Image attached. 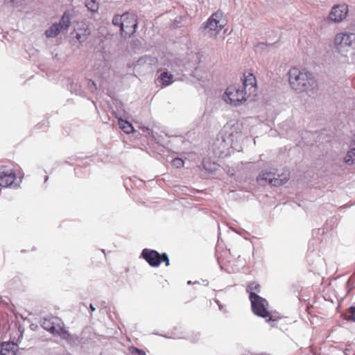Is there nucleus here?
Wrapping results in <instances>:
<instances>
[{"mask_svg": "<svg viewBox=\"0 0 355 355\" xmlns=\"http://www.w3.org/2000/svg\"><path fill=\"white\" fill-rule=\"evenodd\" d=\"M119 127L127 134H130L133 131V127L132 124L125 120H119Z\"/></svg>", "mask_w": 355, "mask_h": 355, "instance_id": "a211bd4d", "label": "nucleus"}, {"mask_svg": "<svg viewBox=\"0 0 355 355\" xmlns=\"http://www.w3.org/2000/svg\"><path fill=\"white\" fill-rule=\"evenodd\" d=\"M242 80L243 83L241 87L246 91L249 96H255L257 91L255 76L251 73H244Z\"/></svg>", "mask_w": 355, "mask_h": 355, "instance_id": "9d476101", "label": "nucleus"}, {"mask_svg": "<svg viewBox=\"0 0 355 355\" xmlns=\"http://www.w3.org/2000/svg\"><path fill=\"white\" fill-rule=\"evenodd\" d=\"M227 20L223 13L218 10L208 19L205 28L211 35H216L226 25Z\"/></svg>", "mask_w": 355, "mask_h": 355, "instance_id": "0eeeda50", "label": "nucleus"}, {"mask_svg": "<svg viewBox=\"0 0 355 355\" xmlns=\"http://www.w3.org/2000/svg\"><path fill=\"white\" fill-rule=\"evenodd\" d=\"M62 31L58 23H54L45 31L47 37H55Z\"/></svg>", "mask_w": 355, "mask_h": 355, "instance_id": "2eb2a0df", "label": "nucleus"}, {"mask_svg": "<svg viewBox=\"0 0 355 355\" xmlns=\"http://www.w3.org/2000/svg\"><path fill=\"white\" fill-rule=\"evenodd\" d=\"M90 309L92 311H95V308L93 306L92 304H90Z\"/></svg>", "mask_w": 355, "mask_h": 355, "instance_id": "393cba45", "label": "nucleus"}, {"mask_svg": "<svg viewBox=\"0 0 355 355\" xmlns=\"http://www.w3.org/2000/svg\"><path fill=\"white\" fill-rule=\"evenodd\" d=\"M18 347L14 343H3L1 346V355H16Z\"/></svg>", "mask_w": 355, "mask_h": 355, "instance_id": "ddd939ff", "label": "nucleus"}, {"mask_svg": "<svg viewBox=\"0 0 355 355\" xmlns=\"http://www.w3.org/2000/svg\"><path fill=\"white\" fill-rule=\"evenodd\" d=\"M251 96L241 85H230L226 89L223 98L227 103L236 107L244 103Z\"/></svg>", "mask_w": 355, "mask_h": 355, "instance_id": "20e7f679", "label": "nucleus"}, {"mask_svg": "<svg viewBox=\"0 0 355 355\" xmlns=\"http://www.w3.org/2000/svg\"><path fill=\"white\" fill-rule=\"evenodd\" d=\"M112 24L114 26H119L121 36L127 38L135 33L137 28V18L135 15L126 12L122 15L114 16Z\"/></svg>", "mask_w": 355, "mask_h": 355, "instance_id": "7ed1b4c3", "label": "nucleus"}, {"mask_svg": "<svg viewBox=\"0 0 355 355\" xmlns=\"http://www.w3.org/2000/svg\"><path fill=\"white\" fill-rule=\"evenodd\" d=\"M141 257L152 267H158L162 262L165 263L166 266L170 264L166 253L159 254L155 250L145 248L142 250Z\"/></svg>", "mask_w": 355, "mask_h": 355, "instance_id": "423d86ee", "label": "nucleus"}, {"mask_svg": "<svg viewBox=\"0 0 355 355\" xmlns=\"http://www.w3.org/2000/svg\"><path fill=\"white\" fill-rule=\"evenodd\" d=\"M334 47L345 57L355 55V33H340L334 40Z\"/></svg>", "mask_w": 355, "mask_h": 355, "instance_id": "f03ea898", "label": "nucleus"}, {"mask_svg": "<svg viewBox=\"0 0 355 355\" xmlns=\"http://www.w3.org/2000/svg\"><path fill=\"white\" fill-rule=\"evenodd\" d=\"M53 328L51 329V333L54 335L59 336L64 340H69L71 339V334L64 328L62 320L58 317H53Z\"/></svg>", "mask_w": 355, "mask_h": 355, "instance_id": "9b49d317", "label": "nucleus"}, {"mask_svg": "<svg viewBox=\"0 0 355 355\" xmlns=\"http://www.w3.org/2000/svg\"><path fill=\"white\" fill-rule=\"evenodd\" d=\"M173 76L168 72L162 73L157 78V80L163 87H166L173 83Z\"/></svg>", "mask_w": 355, "mask_h": 355, "instance_id": "4468645a", "label": "nucleus"}, {"mask_svg": "<svg viewBox=\"0 0 355 355\" xmlns=\"http://www.w3.org/2000/svg\"><path fill=\"white\" fill-rule=\"evenodd\" d=\"M129 352L133 355H146L144 351L136 347H129Z\"/></svg>", "mask_w": 355, "mask_h": 355, "instance_id": "5701e85b", "label": "nucleus"}, {"mask_svg": "<svg viewBox=\"0 0 355 355\" xmlns=\"http://www.w3.org/2000/svg\"><path fill=\"white\" fill-rule=\"evenodd\" d=\"M85 6L92 12H97L98 10V3L95 0H85Z\"/></svg>", "mask_w": 355, "mask_h": 355, "instance_id": "aec40b11", "label": "nucleus"}, {"mask_svg": "<svg viewBox=\"0 0 355 355\" xmlns=\"http://www.w3.org/2000/svg\"><path fill=\"white\" fill-rule=\"evenodd\" d=\"M246 291L250 294L249 299L250 300V297L252 294H256L255 292L260 291V285L258 283L254 282H250L247 286Z\"/></svg>", "mask_w": 355, "mask_h": 355, "instance_id": "6ab92c4d", "label": "nucleus"}, {"mask_svg": "<svg viewBox=\"0 0 355 355\" xmlns=\"http://www.w3.org/2000/svg\"><path fill=\"white\" fill-rule=\"evenodd\" d=\"M355 161V148H352L348 153L345 157V162L347 163H353Z\"/></svg>", "mask_w": 355, "mask_h": 355, "instance_id": "4be33fe9", "label": "nucleus"}, {"mask_svg": "<svg viewBox=\"0 0 355 355\" xmlns=\"http://www.w3.org/2000/svg\"><path fill=\"white\" fill-rule=\"evenodd\" d=\"M52 325H53V317H51L50 318H44L42 322V327L44 329L49 331V332H51V328H53Z\"/></svg>", "mask_w": 355, "mask_h": 355, "instance_id": "412c9836", "label": "nucleus"}, {"mask_svg": "<svg viewBox=\"0 0 355 355\" xmlns=\"http://www.w3.org/2000/svg\"><path fill=\"white\" fill-rule=\"evenodd\" d=\"M289 178L290 173L288 170H285L282 173L278 175L277 178L275 173L270 171H263L259 175L261 180L268 181L269 184L275 187H279L285 184L289 180Z\"/></svg>", "mask_w": 355, "mask_h": 355, "instance_id": "6e6552de", "label": "nucleus"}, {"mask_svg": "<svg viewBox=\"0 0 355 355\" xmlns=\"http://www.w3.org/2000/svg\"><path fill=\"white\" fill-rule=\"evenodd\" d=\"M19 182L17 181V175L12 170H0V186L3 187H14L19 186Z\"/></svg>", "mask_w": 355, "mask_h": 355, "instance_id": "1a4fd4ad", "label": "nucleus"}, {"mask_svg": "<svg viewBox=\"0 0 355 355\" xmlns=\"http://www.w3.org/2000/svg\"><path fill=\"white\" fill-rule=\"evenodd\" d=\"M83 27L79 28V32L76 33V38L80 42L85 41L89 35V31L85 24H83Z\"/></svg>", "mask_w": 355, "mask_h": 355, "instance_id": "f3484780", "label": "nucleus"}, {"mask_svg": "<svg viewBox=\"0 0 355 355\" xmlns=\"http://www.w3.org/2000/svg\"><path fill=\"white\" fill-rule=\"evenodd\" d=\"M62 30H67L71 25V15L68 12H64L58 23Z\"/></svg>", "mask_w": 355, "mask_h": 355, "instance_id": "dca6fc26", "label": "nucleus"}, {"mask_svg": "<svg viewBox=\"0 0 355 355\" xmlns=\"http://www.w3.org/2000/svg\"><path fill=\"white\" fill-rule=\"evenodd\" d=\"M260 355H270V354H260Z\"/></svg>", "mask_w": 355, "mask_h": 355, "instance_id": "a878e982", "label": "nucleus"}, {"mask_svg": "<svg viewBox=\"0 0 355 355\" xmlns=\"http://www.w3.org/2000/svg\"><path fill=\"white\" fill-rule=\"evenodd\" d=\"M348 12L347 6L345 4L337 5L332 8L329 13V19L332 21L339 22L343 20Z\"/></svg>", "mask_w": 355, "mask_h": 355, "instance_id": "f8f14e48", "label": "nucleus"}, {"mask_svg": "<svg viewBox=\"0 0 355 355\" xmlns=\"http://www.w3.org/2000/svg\"><path fill=\"white\" fill-rule=\"evenodd\" d=\"M172 165L178 168L183 167L184 161L180 158H175L172 160Z\"/></svg>", "mask_w": 355, "mask_h": 355, "instance_id": "b1692460", "label": "nucleus"}, {"mask_svg": "<svg viewBox=\"0 0 355 355\" xmlns=\"http://www.w3.org/2000/svg\"><path fill=\"white\" fill-rule=\"evenodd\" d=\"M290 86L299 92H306L309 95L317 94L318 83L310 71L305 69L293 67L288 73Z\"/></svg>", "mask_w": 355, "mask_h": 355, "instance_id": "f257e3e1", "label": "nucleus"}, {"mask_svg": "<svg viewBox=\"0 0 355 355\" xmlns=\"http://www.w3.org/2000/svg\"><path fill=\"white\" fill-rule=\"evenodd\" d=\"M250 300L252 310L256 315L265 318L267 322L275 321L277 320L270 315V313L267 309L268 302L265 299L257 294H252Z\"/></svg>", "mask_w": 355, "mask_h": 355, "instance_id": "39448f33", "label": "nucleus"}]
</instances>
